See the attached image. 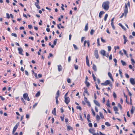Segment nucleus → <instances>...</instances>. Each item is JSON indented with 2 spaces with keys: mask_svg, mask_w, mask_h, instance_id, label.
Wrapping results in <instances>:
<instances>
[{
  "mask_svg": "<svg viewBox=\"0 0 135 135\" xmlns=\"http://www.w3.org/2000/svg\"><path fill=\"white\" fill-rule=\"evenodd\" d=\"M109 2L108 1H107L103 2L102 5V7L105 10H107L109 7Z\"/></svg>",
  "mask_w": 135,
  "mask_h": 135,
  "instance_id": "f257e3e1",
  "label": "nucleus"
},
{
  "mask_svg": "<svg viewBox=\"0 0 135 135\" xmlns=\"http://www.w3.org/2000/svg\"><path fill=\"white\" fill-rule=\"evenodd\" d=\"M127 6L129 7L130 6V2L129 1H128L127 4L125 3V7L124 9V13L125 14V16H126V15L128 13V8Z\"/></svg>",
  "mask_w": 135,
  "mask_h": 135,
  "instance_id": "f03ea898",
  "label": "nucleus"
},
{
  "mask_svg": "<svg viewBox=\"0 0 135 135\" xmlns=\"http://www.w3.org/2000/svg\"><path fill=\"white\" fill-rule=\"evenodd\" d=\"M111 83L110 81L109 80H106L104 83H101V85H102L105 86L110 84Z\"/></svg>",
  "mask_w": 135,
  "mask_h": 135,
  "instance_id": "7ed1b4c3",
  "label": "nucleus"
},
{
  "mask_svg": "<svg viewBox=\"0 0 135 135\" xmlns=\"http://www.w3.org/2000/svg\"><path fill=\"white\" fill-rule=\"evenodd\" d=\"M19 123L18 122L17 123L16 126L14 127L12 131V133L13 134L16 131V130L18 128V127L19 126Z\"/></svg>",
  "mask_w": 135,
  "mask_h": 135,
  "instance_id": "20e7f679",
  "label": "nucleus"
},
{
  "mask_svg": "<svg viewBox=\"0 0 135 135\" xmlns=\"http://www.w3.org/2000/svg\"><path fill=\"white\" fill-rule=\"evenodd\" d=\"M64 98V102L67 104H68L70 101V99L68 97H65Z\"/></svg>",
  "mask_w": 135,
  "mask_h": 135,
  "instance_id": "39448f33",
  "label": "nucleus"
},
{
  "mask_svg": "<svg viewBox=\"0 0 135 135\" xmlns=\"http://www.w3.org/2000/svg\"><path fill=\"white\" fill-rule=\"evenodd\" d=\"M94 55L97 59H98L99 58V55L98 54V51L97 49H95L94 50Z\"/></svg>",
  "mask_w": 135,
  "mask_h": 135,
  "instance_id": "423d86ee",
  "label": "nucleus"
},
{
  "mask_svg": "<svg viewBox=\"0 0 135 135\" xmlns=\"http://www.w3.org/2000/svg\"><path fill=\"white\" fill-rule=\"evenodd\" d=\"M130 81L131 84L132 85H134L135 84L134 80L133 78H131L130 79Z\"/></svg>",
  "mask_w": 135,
  "mask_h": 135,
  "instance_id": "0eeeda50",
  "label": "nucleus"
},
{
  "mask_svg": "<svg viewBox=\"0 0 135 135\" xmlns=\"http://www.w3.org/2000/svg\"><path fill=\"white\" fill-rule=\"evenodd\" d=\"M18 50L19 51V53L21 55H23L22 52L23 51L22 49L21 48H19L18 49Z\"/></svg>",
  "mask_w": 135,
  "mask_h": 135,
  "instance_id": "6e6552de",
  "label": "nucleus"
},
{
  "mask_svg": "<svg viewBox=\"0 0 135 135\" xmlns=\"http://www.w3.org/2000/svg\"><path fill=\"white\" fill-rule=\"evenodd\" d=\"M84 98L85 102L86 103L88 104V105L90 107V102H89L87 100V98L86 97H84Z\"/></svg>",
  "mask_w": 135,
  "mask_h": 135,
  "instance_id": "1a4fd4ad",
  "label": "nucleus"
},
{
  "mask_svg": "<svg viewBox=\"0 0 135 135\" xmlns=\"http://www.w3.org/2000/svg\"><path fill=\"white\" fill-rule=\"evenodd\" d=\"M123 38L124 39V42L123 43L124 44H126V42L128 41L127 38L126 37L125 35H123Z\"/></svg>",
  "mask_w": 135,
  "mask_h": 135,
  "instance_id": "9d476101",
  "label": "nucleus"
},
{
  "mask_svg": "<svg viewBox=\"0 0 135 135\" xmlns=\"http://www.w3.org/2000/svg\"><path fill=\"white\" fill-rule=\"evenodd\" d=\"M23 97L24 98L25 100L27 99V98L28 97V94L27 93H25L23 95Z\"/></svg>",
  "mask_w": 135,
  "mask_h": 135,
  "instance_id": "9b49d317",
  "label": "nucleus"
},
{
  "mask_svg": "<svg viewBox=\"0 0 135 135\" xmlns=\"http://www.w3.org/2000/svg\"><path fill=\"white\" fill-rule=\"evenodd\" d=\"M108 75L109 77L112 79V81H114L113 79L112 78V74L110 72L108 73Z\"/></svg>",
  "mask_w": 135,
  "mask_h": 135,
  "instance_id": "f8f14e48",
  "label": "nucleus"
},
{
  "mask_svg": "<svg viewBox=\"0 0 135 135\" xmlns=\"http://www.w3.org/2000/svg\"><path fill=\"white\" fill-rule=\"evenodd\" d=\"M58 70L59 71H61L62 69V68L60 65H58Z\"/></svg>",
  "mask_w": 135,
  "mask_h": 135,
  "instance_id": "ddd939ff",
  "label": "nucleus"
},
{
  "mask_svg": "<svg viewBox=\"0 0 135 135\" xmlns=\"http://www.w3.org/2000/svg\"><path fill=\"white\" fill-rule=\"evenodd\" d=\"M100 53L103 56H105V51L104 50H102L100 51Z\"/></svg>",
  "mask_w": 135,
  "mask_h": 135,
  "instance_id": "4468645a",
  "label": "nucleus"
},
{
  "mask_svg": "<svg viewBox=\"0 0 135 135\" xmlns=\"http://www.w3.org/2000/svg\"><path fill=\"white\" fill-rule=\"evenodd\" d=\"M94 102L95 104L97 106H98V107H100V104L96 100H94Z\"/></svg>",
  "mask_w": 135,
  "mask_h": 135,
  "instance_id": "2eb2a0df",
  "label": "nucleus"
},
{
  "mask_svg": "<svg viewBox=\"0 0 135 135\" xmlns=\"http://www.w3.org/2000/svg\"><path fill=\"white\" fill-rule=\"evenodd\" d=\"M104 13V12L103 11H100L99 13V17L100 18L102 17V15Z\"/></svg>",
  "mask_w": 135,
  "mask_h": 135,
  "instance_id": "dca6fc26",
  "label": "nucleus"
},
{
  "mask_svg": "<svg viewBox=\"0 0 135 135\" xmlns=\"http://www.w3.org/2000/svg\"><path fill=\"white\" fill-rule=\"evenodd\" d=\"M52 113L54 115H56V108H54L53 110L52 111Z\"/></svg>",
  "mask_w": 135,
  "mask_h": 135,
  "instance_id": "f3484780",
  "label": "nucleus"
},
{
  "mask_svg": "<svg viewBox=\"0 0 135 135\" xmlns=\"http://www.w3.org/2000/svg\"><path fill=\"white\" fill-rule=\"evenodd\" d=\"M84 92L85 93H86L87 94V95H89V94L88 93V92L87 88H86V87H84Z\"/></svg>",
  "mask_w": 135,
  "mask_h": 135,
  "instance_id": "a211bd4d",
  "label": "nucleus"
},
{
  "mask_svg": "<svg viewBox=\"0 0 135 135\" xmlns=\"http://www.w3.org/2000/svg\"><path fill=\"white\" fill-rule=\"evenodd\" d=\"M93 69L95 71H97L96 66L94 64H93Z\"/></svg>",
  "mask_w": 135,
  "mask_h": 135,
  "instance_id": "6ab92c4d",
  "label": "nucleus"
},
{
  "mask_svg": "<svg viewBox=\"0 0 135 135\" xmlns=\"http://www.w3.org/2000/svg\"><path fill=\"white\" fill-rule=\"evenodd\" d=\"M118 25L119 26H120L125 31L126 30V28L123 26L122 25L121 23H119Z\"/></svg>",
  "mask_w": 135,
  "mask_h": 135,
  "instance_id": "aec40b11",
  "label": "nucleus"
},
{
  "mask_svg": "<svg viewBox=\"0 0 135 135\" xmlns=\"http://www.w3.org/2000/svg\"><path fill=\"white\" fill-rule=\"evenodd\" d=\"M35 6L38 9H40V6L39 5L38 3H35Z\"/></svg>",
  "mask_w": 135,
  "mask_h": 135,
  "instance_id": "412c9836",
  "label": "nucleus"
},
{
  "mask_svg": "<svg viewBox=\"0 0 135 135\" xmlns=\"http://www.w3.org/2000/svg\"><path fill=\"white\" fill-rule=\"evenodd\" d=\"M106 105L108 107L110 108V107L109 104V99H108L107 101Z\"/></svg>",
  "mask_w": 135,
  "mask_h": 135,
  "instance_id": "4be33fe9",
  "label": "nucleus"
},
{
  "mask_svg": "<svg viewBox=\"0 0 135 135\" xmlns=\"http://www.w3.org/2000/svg\"><path fill=\"white\" fill-rule=\"evenodd\" d=\"M88 23H87L86 24V25L85 27V30L86 31H87L88 30Z\"/></svg>",
  "mask_w": 135,
  "mask_h": 135,
  "instance_id": "5701e85b",
  "label": "nucleus"
},
{
  "mask_svg": "<svg viewBox=\"0 0 135 135\" xmlns=\"http://www.w3.org/2000/svg\"><path fill=\"white\" fill-rule=\"evenodd\" d=\"M121 63L122 64L123 66H125L126 65V62L123 61V60H122L120 61Z\"/></svg>",
  "mask_w": 135,
  "mask_h": 135,
  "instance_id": "b1692460",
  "label": "nucleus"
},
{
  "mask_svg": "<svg viewBox=\"0 0 135 135\" xmlns=\"http://www.w3.org/2000/svg\"><path fill=\"white\" fill-rule=\"evenodd\" d=\"M85 83L87 87H89L90 85V84L87 81H85Z\"/></svg>",
  "mask_w": 135,
  "mask_h": 135,
  "instance_id": "393cba45",
  "label": "nucleus"
},
{
  "mask_svg": "<svg viewBox=\"0 0 135 135\" xmlns=\"http://www.w3.org/2000/svg\"><path fill=\"white\" fill-rule=\"evenodd\" d=\"M114 110L115 111H118V109L117 108L116 106H114L113 107Z\"/></svg>",
  "mask_w": 135,
  "mask_h": 135,
  "instance_id": "a878e982",
  "label": "nucleus"
},
{
  "mask_svg": "<svg viewBox=\"0 0 135 135\" xmlns=\"http://www.w3.org/2000/svg\"><path fill=\"white\" fill-rule=\"evenodd\" d=\"M79 116L80 118V120L82 121H83V119L82 118V114L81 113H79Z\"/></svg>",
  "mask_w": 135,
  "mask_h": 135,
  "instance_id": "bb28decb",
  "label": "nucleus"
},
{
  "mask_svg": "<svg viewBox=\"0 0 135 135\" xmlns=\"http://www.w3.org/2000/svg\"><path fill=\"white\" fill-rule=\"evenodd\" d=\"M40 91L38 92L35 95L36 97H38L40 95Z\"/></svg>",
  "mask_w": 135,
  "mask_h": 135,
  "instance_id": "cd10ccee",
  "label": "nucleus"
},
{
  "mask_svg": "<svg viewBox=\"0 0 135 135\" xmlns=\"http://www.w3.org/2000/svg\"><path fill=\"white\" fill-rule=\"evenodd\" d=\"M108 17V14H106L105 16L104 17V20L105 21H106L107 20V18Z\"/></svg>",
  "mask_w": 135,
  "mask_h": 135,
  "instance_id": "c85d7f7f",
  "label": "nucleus"
},
{
  "mask_svg": "<svg viewBox=\"0 0 135 135\" xmlns=\"http://www.w3.org/2000/svg\"><path fill=\"white\" fill-rule=\"evenodd\" d=\"M57 39H55L54 41V42H53V44H54V45H56V43H57Z\"/></svg>",
  "mask_w": 135,
  "mask_h": 135,
  "instance_id": "c756f323",
  "label": "nucleus"
},
{
  "mask_svg": "<svg viewBox=\"0 0 135 135\" xmlns=\"http://www.w3.org/2000/svg\"><path fill=\"white\" fill-rule=\"evenodd\" d=\"M59 90H58L57 93H56V97H57V98H58L59 96Z\"/></svg>",
  "mask_w": 135,
  "mask_h": 135,
  "instance_id": "7c9ffc66",
  "label": "nucleus"
},
{
  "mask_svg": "<svg viewBox=\"0 0 135 135\" xmlns=\"http://www.w3.org/2000/svg\"><path fill=\"white\" fill-rule=\"evenodd\" d=\"M131 61L132 62V63L133 65H134V63H135V62L133 59H131Z\"/></svg>",
  "mask_w": 135,
  "mask_h": 135,
  "instance_id": "2f4dec72",
  "label": "nucleus"
},
{
  "mask_svg": "<svg viewBox=\"0 0 135 135\" xmlns=\"http://www.w3.org/2000/svg\"><path fill=\"white\" fill-rule=\"evenodd\" d=\"M99 114H100V117L102 119L104 118V116L103 115V114L101 112H100L99 113Z\"/></svg>",
  "mask_w": 135,
  "mask_h": 135,
  "instance_id": "473e14b6",
  "label": "nucleus"
},
{
  "mask_svg": "<svg viewBox=\"0 0 135 135\" xmlns=\"http://www.w3.org/2000/svg\"><path fill=\"white\" fill-rule=\"evenodd\" d=\"M97 43L98 46H100V44H99V38H98L97 40Z\"/></svg>",
  "mask_w": 135,
  "mask_h": 135,
  "instance_id": "72a5a7b5",
  "label": "nucleus"
},
{
  "mask_svg": "<svg viewBox=\"0 0 135 135\" xmlns=\"http://www.w3.org/2000/svg\"><path fill=\"white\" fill-rule=\"evenodd\" d=\"M71 129H72V128L70 126H68L67 127V130H69Z\"/></svg>",
  "mask_w": 135,
  "mask_h": 135,
  "instance_id": "f704fd0d",
  "label": "nucleus"
},
{
  "mask_svg": "<svg viewBox=\"0 0 135 135\" xmlns=\"http://www.w3.org/2000/svg\"><path fill=\"white\" fill-rule=\"evenodd\" d=\"M118 106L119 108L121 110L122 109V106L119 103L118 104Z\"/></svg>",
  "mask_w": 135,
  "mask_h": 135,
  "instance_id": "c9c22d12",
  "label": "nucleus"
},
{
  "mask_svg": "<svg viewBox=\"0 0 135 135\" xmlns=\"http://www.w3.org/2000/svg\"><path fill=\"white\" fill-rule=\"evenodd\" d=\"M111 26H112V28L113 29H115V27L114 26V23L113 22H111Z\"/></svg>",
  "mask_w": 135,
  "mask_h": 135,
  "instance_id": "e433bc0d",
  "label": "nucleus"
},
{
  "mask_svg": "<svg viewBox=\"0 0 135 135\" xmlns=\"http://www.w3.org/2000/svg\"><path fill=\"white\" fill-rule=\"evenodd\" d=\"M105 124L107 126H110V124L108 122H106L105 123Z\"/></svg>",
  "mask_w": 135,
  "mask_h": 135,
  "instance_id": "4c0bfd02",
  "label": "nucleus"
},
{
  "mask_svg": "<svg viewBox=\"0 0 135 135\" xmlns=\"http://www.w3.org/2000/svg\"><path fill=\"white\" fill-rule=\"evenodd\" d=\"M92 76L94 81H96V78L93 73L92 74Z\"/></svg>",
  "mask_w": 135,
  "mask_h": 135,
  "instance_id": "58836bf2",
  "label": "nucleus"
},
{
  "mask_svg": "<svg viewBox=\"0 0 135 135\" xmlns=\"http://www.w3.org/2000/svg\"><path fill=\"white\" fill-rule=\"evenodd\" d=\"M94 32V30H93V29L91 30L90 32V34L91 35H93V33Z\"/></svg>",
  "mask_w": 135,
  "mask_h": 135,
  "instance_id": "ea45409f",
  "label": "nucleus"
},
{
  "mask_svg": "<svg viewBox=\"0 0 135 135\" xmlns=\"http://www.w3.org/2000/svg\"><path fill=\"white\" fill-rule=\"evenodd\" d=\"M91 111L92 112V113L93 115L94 116H95V112H94V110L92 108H91Z\"/></svg>",
  "mask_w": 135,
  "mask_h": 135,
  "instance_id": "a19ab883",
  "label": "nucleus"
},
{
  "mask_svg": "<svg viewBox=\"0 0 135 135\" xmlns=\"http://www.w3.org/2000/svg\"><path fill=\"white\" fill-rule=\"evenodd\" d=\"M11 35L12 36H13L16 37H17V35L15 33H12L11 34Z\"/></svg>",
  "mask_w": 135,
  "mask_h": 135,
  "instance_id": "79ce46f5",
  "label": "nucleus"
},
{
  "mask_svg": "<svg viewBox=\"0 0 135 135\" xmlns=\"http://www.w3.org/2000/svg\"><path fill=\"white\" fill-rule=\"evenodd\" d=\"M73 46L75 50H76L78 49V47L76 46V45H75L73 44Z\"/></svg>",
  "mask_w": 135,
  "mask_h": 135,
  "instance_id": "37998d69",
  "label": "nucleus"
},
{
  "mask_svg": "<svg viewBox=\"0 0 135 135\" xmlns=\"http://www.w3.org/2000/svg\"><path fill=\"white\" fill-rule=\"evenodd\" d=\"M58 98H57V97H55V99H56V104H58Z\"/></svg>",
  "mask_w": 135,
  "mask_h": 135,
  "instance_id": "c03bdc74",
  "label": "nucleus"
},
{
  "mask_svg": "<svg viewBox=\"0 0 135 135\" xmlns=\"http://www.w3.org/2000/svg\"><path fill=\"white\" fill-rule=\"evenodd\" d=\"M76 108L77 109H79L80 110H81V107L80 106H76Z\"/></svg>",
  "mask_w": 135,
  "mask_h": 135,
  "instance_id": "a18cd8bd",
  "label": "nucleus"
},
{
  "mask_svg": "<svg viewBox=\"0 0 135 135\" xmlns=\"http://www.w3.org/2000/svg\"><path fill=\"white\" fill-rule=\"evenodd\" d=\"M133 107H132V108L131 109V113L132 114H133Z\"/></svg>",
  "mask_w": 135,
  "mask_h": 135,
  "instance_id": "49530a36",
  "label": "nucleus"
},
{
  "mask_svg": "<svg viewBox=\"0 0 135 135\" xmlns=\"http://www.w3.org/2000/svg\"><path fill=\"white\" fill-rule=\"evenodd\" d=\"M96 119L97 120H99L100 117L98 115H97L96 116Z\"/></svg>",
  "mask_w": 135,
  "mask_h": 135,
  "instance_id": "de8ad7c7",
  "label": "nucleus"
},
{
  "mask_svg": "<svg viewBox=\"0 0 135 135\" xmlns=\"http://www.w3.org/2000/svg\"><path fill=\"white\" fill-rule=\"evenodd\" d=\"M74 68L75 69L77 70L78 69V66L75 64L74 65Z\"/></svg>",
  "mask_w": 135,
  "mask_h": 135,
  "instance_id": "09e8293b",
  "label": "nucleus"
},
{
  "mask_svg": "<svg viewBox=\"0 0 135 135\" xmlns=\"http://www.w3.org/2000/svg\"><path fill=\"white\" fill-rule=\"evenodd\" d=\"M88 45V46L89 47L90 46V41L89 40H88L87 41V42Z\"/></svg>",
  "mask_w": 135,
  "mask_h": 135,
  "instance_id": "8fccbe9b",
  "label": "nucleus"
},
{
  "mask_svg": "<svg viewBox=\"0 0 135 135\" xmlns=\"http://www.w3.org/2000/svg\"><path fill=\"white\" fill-rule=\"evenodd\" d=\"M113 95L114 97V98H116L117 96H116V94L115 93V92H114L113 93Z\"/></svg>",
  "mask_w": 135,
  "mask_h": 135,
  "instance_id": "3c124183",
  "label": "nucleus"
},
{
  "mask_svg": "<svg viewBox=\"0 0 135 135\" xmlns=\"http://www.w3.org/2000/svg\"><path fill=\"white\" fill-rule=\"evenodd\" d=\"M119 53L122 56H123V53L122 52L121 50H120L119 51Z\"/></svg>",
  "mask_w": 135,
  "mask_h": 135,
  "instance_id": "603ef678",
  "label": "nucleus"
},
{
  "mask_svg": "<svg viewBox=\"0 0 135 135\" xmlns=\"http://www.w3.org/2000/svg\"><path fill=\"white\" fill-rule=\"evenodd\" d=\"M38 103H36L33 106V108H35V107L37 105Z\"/></svg>",
  "mask_w": 135,
  "mask_h": 135,
  "instance_id": "864d4df0",
  "label": "nucleus"
},
{
  "mask_svg": "<svg viewBox=\"0 0 135 135\" xmlns=\"http://www.w3.org/2000/svg\"><path fill=\"white\" fill-rule=\"evenodd\" d=\"M95 108L96 112H98V108L97 107H95Z\"/></svg>",
  "mask_w": 135,
  "mask_h": 135,
  "instance_id": "5fc2aeb1",
  "label": "nucleus"
},
{
  "mask_svg": "<svg viewBox=\"0 0 135 135\" xmlns=\"http://www.w3.org/2000/svg\"><path fill=\"white\" fill-rule=\"evenodd\" d=\"M53 56V55L51 53H50L49 54V56H48V58L49 59L50 58V57H52Z\"/></svg>",
  "mask_w": 135,
  "mask_h": 135,
  "instance_id": "6e6d98bb",
  "label": "nucleus"
},
{
  "mask_svg": "<svg viewBox=\"0 0 135 135\" xmlns=\"http://www.w3.org/2000/svg\"><path fill=\"white\" fill-rule=\"evenodd\" d=\"M108 51H110L111 49V47L110 46H108Z\"/></svg>",
  "mask_w": 135,
  "mask_h": 135,
  "instance_id": "4d7b16f0",
  "label": "nucleus"
},
{
  "mask_svg": "<svg viewBox=\"0 0 135 135\" xmlns=\"http://www.w3.org/2000/svg\"><path fill=\"white\" fill-rule=\"evenodd\" d=\"M0 98L2 100H4L5 99L4 98L1 96H0Z\"/></svg>",
  "mask_w": 135,
  "mask_h": 135,
  "instance_id": "13d9d810",
  "label": "nucleus"
},
{
  "mask_svg": "<svg viewBox=\"0 0 135 135\" xmlns=\"http://www.w3.org/2000/svg\"><path fill=\"white\" fill-rule=\"evenodd\" d=\"M101 41H102L103 42V43H104V42H105V40H104V39H103V38H102H102H101Z\"/></svg>",
  "mask_w": 135,
  "mask_h": 135,
  "instance_id": "bf43d9fd",
  "label": "nucleus"
},
{
  "mask_svg": "<svg viewBox=\"0 0 135 135\" xmlns=\"http://www.w3.org/2000/svg\"><path fill=\"white\" fill-rule=\"evenodd\" d=\"M71 60V57L69 56L68 58V61L69 62H70Z\"/></svg>",
  "mask_w": 135,
  "mask_h": 135,
  "instance_id": "052dcab7",
  "label": "nucleus"
},
{
  "mask_svg": "<svg viewBox=\"0 0 135 135\" xmlns=\"http://www.w3.org/2000/svg\"><path fill=\"white\" fill-rule=\"evenodd\" d=\"M7 17V18L9 19L10 18V16L8 13H7L6 14Z\"/></svg>",
  "mask_w": 135,
  "mask_h": 135,
  "instance_id": "680f3d73",
  "label": "nucleus"
},
{
  "mask_svg": "<svg viewBox=\"0 0 135 135\" xmlns=\"http://www.w3.org/2000/svg\"><path fill=\"white\" fill-rule=\"evenodd\" d=\"M123 51L124 53V54L125 55L126 54H127V53L126 51L124 50V49H123Z\"/></svg>",
  "mask_w": 135,
  "mask_h": 135,
  "instance_id": "e2e57ef3",
  "label": "nucleus"
},
{
  "mask_svg": "<svg viewBox=\"0 0 135 135\" xmlns=\"http://www.w3.org/2000/svg\"><path fill=\"white\" fill-rule=\"evenodd\" d=\"M60 110L61 113H62L64 112V109L63 107H61L60 109Z\"/></svg>",
  "mask_w": 135,
  "mask_h": 135,
  "instance_id": "0e129e2a",
  "label": "nucleus"
},
{
  "mask_svg": "<svg viewBox=\"0 0 135 135\" xmlns=\"http://www.w3.org/2000/svg\"><path fill=\"white\" fill-rule=\"evenodd\" d=\"M28 28L29 29H31L32 28V26L31 25H28Z\"/></svg>",
  "mask_w": 135,
  "mask_h": 135,
  "instance_id": "69168bd1",
  "label": "nucleus"
},
{
  "mask_svg": "<svg viewBox=\"0 0 135 135\" xmlns=\"http://www.w3.org/2000/svg\"><path fill=\"white\" fill-rule=\"evenodd\" d=\"M112 54H110L109 56V59L110 60H111L112 59Z\"/></svg>",
  "mask_w": 135,
  "mask_h": 135,
  "instance_id": "338daca9",
  "label": "nucleus"
},
{
  "mask_svg": "<svg viewBox=\"0 0 135 135\" xmlns=\"http://www.w3.org/2000/svg\"><path fill=\"white\" fill-rule=\"evenodd\" d=\"M86 62L89 61L88 57V56H86Z\"/></svg>",
  "mask_w": 135,
  "mask_h": 135,
  "instance_id": "774afa93",
  "label": "nucleus"
}]
</instances>
